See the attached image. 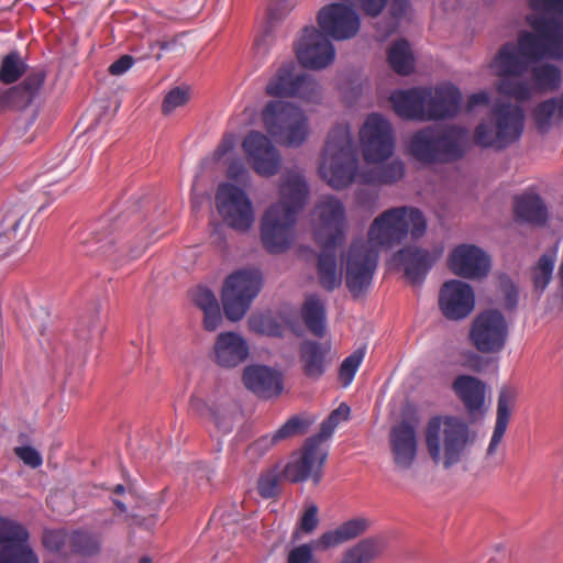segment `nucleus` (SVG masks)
Here are the masks:
<instances>
[{
  "label": "nucleus",
  "mask_w": 563,
  "mask_h": 563,
  "mask_svg": "<svg viewBox=\"0 0 563 563\" xmlns=\"http://www.w3.org/2000/svg\"><path fill=\"white\" fill-rule=\"evenodd\" d=\"M214 358L221 367H235L243 363L250 354L247 342L235 332H222L217 336Z\"/></svg>",
  "instance_id": "nucleus-29"
},
{
  "label": "nucleus",
  "mask_w": 563,
  "mask_h": 563,
  "mask_svg": "<svg viewBox=\"0 0 563 563\" xmlns=\"http://www.w3.org/2000/svg\"><path fill=\"white\" fill-rule=\"evenodd\" d=\"M143 214L132 211L120 214L106 232H93L91 242L98 244L96 253L119 260L139 258L151 243V233L146 227H140Z\"/></svg>",
  "instance_id": "nucleus-3"
},
{
  "label": "nucleus",
  "mask_w": 563,
  "mask_h": 563,
  "mask_svg": "<svg viewBox=\"0 0 563 563\" xmlns=\"http://www.w3.org/2000/svg\"><path fill=\"white\" fill-rule=\"evenodd\" d=\"M440 255L441 251L433 254L426 249L406 246L399 250L393 260L404 269L406 278L412 285H421Z\"/></svg>",
  "instance_id": "nucleus-24"
},
{
  "label": "nucleus",
  "mask_w": 563,
  "mask_h": 563,
  "mask_svg": "<svg viewBox=\"0 0 563 563\" xmlns=\"http://www.w3.org/2000/svg\"><path fill=\"white\" fill-rule=\"evenodd\" d=\"M279 443L276 438V432L265 434L255 440L251 445L250 450L260 455L265 454L273 445Z\"/></svg>",
  "instance_id": "nucleus-63"
},
{
  "label": "nucleus",
  "mask_w": 563,
  "mask_h": 563,
  "mask_svg": "<svg viewBox=\"0 0 563 563\" xmlns=\"http://www.w3.org/2000/svg\"><path fill=\"white\" fill-rule=\"evenodd\" d=\"M533 32L519 35L522 53L533 62L544 58L563 59V23L556 18L533 15L528 18Z\"/></svg>",
  "instance_id": "nucleus-8"
},
{
  "label": "nucleus",
  "mask_w": 563,
  "mask_h": 563,
  "mask_svg": "<svg viewBox=\"0 0 563 563\" xmlns=\"http://www.w3.org/2000/svg\"><path fill=\"white\" fill-rule=\"evenodd\" d=\"M335 428L336 426L334 424L332 419L328 417L325 420L322 421L320 426V431L317 434L308 438L305 442L312 441L311 446H313L317 450H323L321 448L322 442L328 440L333 434Z\"/></svg>",
  "instance_id": "nucleus-60"
},
{
  "label": "nucleus",
  "mask_w": 563,
  "mask_h": 563,
  "mask_svg": "<svg viewBox=\"0 0 563 563\" xmlns=\"http://www.w3.org/2000/svg\"><path fill=\"white\" fill-rule=\"evenodd\" d=\"M439 163L455 162L463 157L468 130L460 125L433 128Z\"/></svg>",
  "instance_id": "nucleus-28"
},
{
  "label": "nucleus",
  "mask_w": 563,
  "mask_h": 563,
  "mask_svg": "<svg viewBox=\"0 0 563 563\" xmlns=\"http://www.w3.org/2000/svg\"><path fill=\"white\" fill-rule=\"evenodd\" d=\"M536 12L554 13L563 18V0H528Z\"/></svg>",
  "instance_id": "nucleus-58"
},
{
  "label": "nucleus",
  "mask_w": 563,
  "mask_h": 563,
  "mask_svg": "<svg viewBox=\"0 0 563 563\" xmlns=\"http://www.w3.org/2000/svg\"><path fill=\"white\" fill-rule=\"evenodd\" d=\"M134 64V58L130 55H123L109 66V73L113 76L123 75Z\"/></svg>",
  "instance_id": "nucleus-64"
},
{
  "label": "nucleus",
  "mask_w": 563,
  "mask_h": 563,
  "mask_svg": "<svg viewBox=\"0 0 563 563\" xmlns=\"http://www.w3.org/2000/svg\"><path fill=\"white\" fill-rule=\"evenodd\" d=\"M319 508L316 504L311 503L305 507V510L292 532L294 539H298L300 533L310 534L319 526Z\"/></svg>",
  "instance_id": "nucleus-53"
},
{
  "label": "nucleus",
  "mask_w": 563,
  "mask_h": 563,
  "mask_svg": "<svg viewBox=\"0 0 563 563\" xmlns=\"http://www.w3.org/2000/svg\"><path fill=\"white\" fill-rule=\"evenodd\" d=\"M266 132L278 143L300 146L309 135L308 117L299 107L283 100L268 101L262 111Z\"/></svg>",
  "instance_id": "nucleus-7"
},
{
  "label": "nucleus",
  "mask_w": 563,
  "mask_h": 563,
  "mask_svg": "<svg viewBox=\"0 0 563 563\" xmlns=\"http://www.w3.org/2000/svg\"><path fill=\"white\" fill-rule=\"evenodd\" d=\"M27 540L29 532L21 523L0 516V544L2 547L27 543Z\"/></svg>",
  "instance_id": "nucleus-47"
},
{
  "label": "nucleus",
  "mask_w": 563,
  "mask_h": 563,
  "mask_svg": "<svg viewBox=\"0 0 563 563\" xmlns=\"http://www.w3.org/2000/svg\"><path fill=\"white\" fill-rule=\"evenodd\" d=\"M516 397L517 394L515 389L510 387H503L499 391L495 428L487 449V453L489 455H492L495 452L496 448L501 442L505 435L510 419L511 408L515 405Z\"/></svg>",
  "instance_id": "nucleus-37"
},
{
  "label": "nucleus",
  "mask_w": 563,
  "mask_h": 563,
  "mask_svg": "<svg viewBox=\"0 0 563 563\" xmlns=\"http://www.w3.org/2000/svg\"><path fill=\"white\" fill-rule=\"evenodd\" d=\"M191 300L203 312L205 329L207 331H214L222 321L216 295L209 288L198 286L191 291Z\"/></svg>",
  "instance_id": "nucleus-38"
},
{
  "label": "nucleus",
  "mask_w": 563,
  "mask_h": 563,
  "mask_svg": "<svg viewBox=\"0 0 563 563\" xmlns=\"http://www.w3.org/2000/svg\"><path fill=\"white\" fill-rule=\"evenodd\" d=\"M295 7V0H269L267 18L271 24L282 21Z\"/></svg>",
  "instance_id": "nucleus-57"
},
{
  "label": "nucleus",
  "mask_w": 563,
  "mask_h": 563,
  "mask_svg": "<svg viewBox=\"0 0 563 563\" xmlns=\"http://www.w3.org/2000/svg\"><path fill=\"white\" fill-rule=\"evenodd\" d=\"M534 122L540 131H547L553 119H563V95L540 102L533 111Z\"/></svg>",
  "instance_id": "nucleus-43"
},
{
  "label": "nucleus",
  "mask_w": 563,
  "mask_h": 563,
  "mask_svg": "<svg viewBox=\"0 0 563 563\" xmlns=\"http://www.w3.org/2000/svg\"><path fill=\"white\" fill-rule=\"evenodd\" d=\"M317 22L322 32L336 41L354 37L361 25L355 10L345 3L339 2L321 8L317 15Z\"/></svg>",
  "instance_id": "nucleus-18"
},
{
  "label": "nucleus",
  "mask_w": 563,
  "mask_h": 563,
  "mask_svg": "<svg viewBox=\"0 0 563 563\" xmlns=\"http://www.w3.org/2000/svg\"><path fill=\"white\" fill-rule=\"evenodd\" d=\"M46 78L42 68L32 69L16 86L9 88L12 109L22 110L31 104Z\"/></svg>",
  "instance_id": "nucleus-36"
},
{
  "label": "nucleus",
  "mask_w": 563,
  "mask_h": 563,
  "mask_svg": "<svg viewBox=\"0 0 563 563\" xmlns=\"http://www.w3.org/2000/svg\"><path fill=\"white\" fill-rule=\"evenodd\" d=\"M387 59L398 75L406 76L413 70L415 59L406 40H398L389 47Z\"/></svg>",
  "instance_id": "nucleus-42"
},
{
  "label": "nucleus",
  "mask_w": 563,
  "mask_h": 563,
  "mask_svg": "<svg viewBox=\"0 0 563 563\" xmlns=\"http://www.w3.org/2000/svg\"><path fill=\"white\" fill-rule=\"evenodd\" d=\"M554 268V256L543 254L536 267L533 282L536 288L543 290L551 280L552 272Z\"/></svg>",
  "instance_id": "nucleus-55"
},
{
  "label": "nucleus",
  "mask_w": 563,
  "mask_h": 563,
  "mask_svg": "<svg viewBox=\"0 0 563 563\" xmlns=\"http://www.w3.org/2000/svg\"><path fill=\"white\" fill-rule=\"evenodd\" d=\"M369 526L365 518H353L340 525L334 530L322 533L314 542L313 545L318 550H328L338 547L344 542L353 540L363 534Z\"/></svg>",
  "instance_id": "nucleus-34"
},
{
  "label": "nucleus",
  "mask_w": 563,
  "mask_h": 563,
  "mask_svg": "<svg viewBox=\"0 0 563 563\" xmlns=\"http://www.w3.org/2000/svg\"><path fill=\"white\" fill-rule=\"evenodd\" d=\"M355 201L358 207L373 211L378 201V192L375 189L358 188L355 191Z\"/></svg>",
  "instance_id": "nucleus-59"
},
{
  "label": "nucleus",
  "mask_w": 563,
  "mask_h": 563,
  "mask_svg": "<svg viewBox=\"0 0 563 563\" xmlns=\"http://www.w3.org/2000/svg\"><path fill=\"white\" fill-rule=\"evenodd\" d=\"M312 441L305 442L298 456H294L284 467L282 476L290 483H302L311 478L319 484L323 476V465L328 457L327 450L311 446Z\"/></svg>",
  "instance_id": "nucleus-20"
},
{
  "label": "nucleus",
  "mask_w": 563,
  "mask_h": 563,
  "mask_svg": "<svg viewBox=\"0 0 563 563\" xmlns=\"http://www.w3.org/2000/svg\"><path fill=\"white\" fill-rule=\"evenodd\" d=\"M316 242L344 243L346 217L342 201L331 195L322 196L316 205Z\"/></svg>",
  "instance_id": "nucleus-17"
},
{
  "label": "nucleus",
  "mask_w": 563,
  "mask_h": 563,
  "mask_svg": "<svg viewBox=\"0 0 563 563\" xmlns=\"http://www.w3.org/2000/svg\"><path fill=\"white\" fill-rule=\"evenodd\" d=\"M377 554L376 541L364 539L345 552L342 563H369Z\"/></svg>",
  "instance_id": "nucleus-49"
},
{
  "label": "nucleus",
  "mask_w": 563,
  "mask_h": 563,
  "mask_svg": "<svg viewBox=\"0 0 563 563\" xmlns=\"http://www.w3.org/2000/svg\"><path fill=\"white\" fill-rule=\"evenodd\" d=\"M14 453L24 464L33 468L42 465L41 454L32 446H16Z\"/></svg>",
  "instance_id": "nucleus-62"
},
{
  "label": "nucleus",
  "mask_w": 563,
  "mask_h": 563,
  "mask_svg": "<svg viewBox=\"0 0 563 563\" xmlns=\"http://www.w3.org/2000/svg\"><path fill=\"white\" fill-rule=\"evenodd\" d=\"M100 550V538L96 533L75 530L70 533L69 554L90 556Z\"/></svg>",
  "instance_id": "nucleus-44"
},
{
  "label": "nucleus",
  "mask_w": 563,
  "mask_h": 563,
  "mask_svg": "<svg viewBox=\"0 0 563 563\" xmlns=\"http://www.w3.org/2000/svg\"><path fill=\"white\" fill-rule=\"evenodd\" d=\"M287 563H318L313 560L311 544H301L294 548L289 554Z\"/></svg>",
  "instance_id": "nucleus-61"
},
{
  "label": "nucleus",
  "mask_w": 563,
  "mask_h": 563,
  "mask_svg": "<svg viewBox=\"0 0 563 563\" xmlns=\"http://www.w3.org/2000/svg\"><path fill=\"white\" fill-rule=\"evenodd\" d=\"M309 195L306 179L298 173H288L279 184V201L264 213L261 239L271 254H280L292 242L294 225Z\"/></svg>",
  "instance_id": "nucleus-1"
},
{
  "label": "nucleus",
  "mask_w": 563,
  "mask_h": 563,
  "mask_svg": "<svg viewBox=\"0 0 563 563\" xmlns=\"http://www.w3.org/2000/svg\"><path fill=\"white\" fill-rule=\"evenodd\" d=\"M451 272L464 278H482L490 268V260L479 247L472 244L456 246L448 260Z\"/></svg>",
  "instance_id": "nucleus-22"
},
{
  "label": "nucleus",
  "mask_w": 563,
  "mask_h": 563,
  "mask_svg": "<svg viewBox=\"0 0 563 563\" xmlns=\"http://www.w3.org/2000/svg\"><path fill=\"white\" fill-rule=\"evenodd\" d=\"M363 157L368 163H379L394 153V136L390 123L380 114L367 117L360 131Z\"/></svg>",
  "instance_id": "nucleus-15"
},
{
  "label": "nucleus",
  "mask_w": 563,
  "mask_h": 563,
  "mask_svg": "<svg viewBox=\"0 0 563 563\" xmlns=\"http://www.w3.org/2000/svg\"><path fill=\"white\" fill-rule=\"evenodd\" d=\"M389 443L396 466L409 470L417 457V424L409 420H401L391 428Z\"/></svg>",
  "instance_id": "nucleus-23"
},
{
  "label": "nucleus",
  "mask_w": 563,
  "mask_h": 563,
  "mask_svg": "<svg viewBox=\"0 0 563 563\" xmlns=\"http://www.w3.org/2000/svg\"><path fill=\"white\" fill-rule=\"evenodd\" d=\"M378 263V251L369 243L355 241L346 258L345 283L353 297L361 296L371 285Z\"/></svg>",
  "instance_id": "nucleus-13"
},
{
  "label": "nucleus",
  "mask_w": 563,
  "mask_h": 563,
  "mask_svg": "<svg viewBox=\"0 0 563 563\" xmlns=\"http://www.w3.org/2000/svg\"><path fill=\"white\" fill-rule=\"evenodd\" d=\"M312 423L313 419L306 413L294 415L275 431L276 438L282 442L295 437L303 435Z\"/></svg>",
  "instance_id": "nucleus-46"
},
{
  "label": "nucleus",
  "mask_w": 563,
  "mask_h": 563,
  "mask_svg": "<svg viewBox=\"0 0 563 563\" xmlns=\"http://www.w3.org/2000/svg\"><path fill=\"white\" fill-rule=\"evenodd\" d=\"M69 539L70 533L65 530L52 529L43 532L42 542L47 551L67 556L69 555Z\"/></svg>",
  "instance_id": "nucleus-50"
},
{
  "label": "nucleus",
  "mask_w": 563,
  "mask_h": 563,
  "mask_svg": "<svg viewBox=\"0 0 563 563\" xmlns=\"http://www.w3.org/2000/svg\"><path fill=\"white\" fill-rule=\"evenodd\" d=\"M530 62L532 60L522 53L519 42L504 44L493 62L496 75L500 77L498 85L509 78L522 79L529 70Z\"/></svg>",
  "instance_id": "nucleus-27"
},
{
  "label": "nucleus",
  "mask_w": 563,
  "mask_h": 563,
  "mask_svg": "<svg viewBox=\"0 0 563 563\" xmlns=\"http://www.w3.org/2000/svg\"><path fill=\"white\" fill-rule=\"evenodd\" d=\"M508 336V324L498 310L481 312L472 323L470 340L482 353H496L504 349Z\"/></svg>",
  "instance_id": "nucleus-16"
},
{
  "label": "nucleus",
  "mask_w": 563,
  "mask_h": 563,
  "mask_svg": "<svg viewBox=\"0 0 563 563\" xmlns=\"http://www.w3.org/2000/svg\"><path fill=\"white\" fill-rule=\"evenodd\" d=\"M475 307L473 288L456 279L445 282L439 292V308L450 320H461L467 317Z\"/></svg>",
  "instance_id": "nucleus-21"
},
{
  "label": "nucleus",
  "mask_w": 563,
  "mask_h": 563,
  "mask_svg": "<svg viewBox=\"0 0 563 563\" xmlns=\"http://www.w3.org/2000/svg\"><path fill=\"white\" fill-rule=\"evenodd\" d=\"M302 320L308 330L316 336L322 338L325 333V307L317 295L306 298L301 309Z\"/></svg>",
  "instance_id": "nucleus-40"
},
{
  "label": "nucleus",
  "mask_w": 563,
  "mask_h": 563,
  "mask_svg": "<svg viewBox=\"0 0 563 563\" xmlns=\"http://www.w3.org/2000/svg\"><path fill=\"white\" fill-rule=\"evenodd\" d=\"M452 388L470 415L482 412L486 385L481 379L471 375H460L453 380Z\"/></svg>",
  "instance_id": "nucleus-32"
},
{
  "label": "nucleus",
  "mask_w": 563,
  "mask_h": 563,
  "mask_svg": "<svg viewBox=\"0 0 563 563\" xmlns=\"http://www.w3.org/2000/svg\"><path fill=\"white\" fill-rule=\"evenodd\" d=\"M365 350L357 349L343 360L339 369V377L343 387H347L352 383L358 367L363 362Z\"/></svg>",
  "instance_id": "nucleus-52"
},
{
  "label": "nucleus",
  "mask_w": 563,
  "mask_h": 563,
  "mask_svg": "<svg viewBox=\"0 0 563 563\" xmlns=\"http://www.w3.org/2000/svg\"><path fill=\"white\" fill-rule=\"evenodd\" d=\"M358 158L351 131L346 124L335 125L328 135L319 174L333 189H343L357 174Z\"/></svg>",
  "instance_id": "nucleus-4"
},
{
  "label": "nucleus",
  "mask_w": 563,
  "mask_h": 563,
  "mask_svg": "<svg viewBox=\"0 0 563 563\" xmlns=\"http://www.w3.org/2000/svg\"><path fill=\"white\" fill-rule=\"evenodd\" d=\"M424 440L431 460L450 470L466 457L475 434L462 418L434 416L426 426Z\"/></svg>",
  "instance_id": "nucleus-2"
},
{
  "label": "nucleus",
  "mask_w": 563,
  "mask_h": 563,
  "mask_svg": "<svg viewBox=\"0 0 563 563\" xmlns=\"http://www.w3.org/2000/svg\"><path fill=\"white\" fill-rule=\"evenodd\" d=\"M190 99V90L187 87H175L164 97L162 112L169 115L175 109L185 106Z\"/></svg>",
  "instance_id": "nucleus-54"
},
{
  "label": "nucleus",
  "mask_w": 563,
  "mask_h": 563,
  "mask_svg": "<svg viewBox=\"0 0 563 563\" xmlns=\"http://www.w3.org/2000/svg\"><path fill=\"white\" fill-rule=\"evenodd\" d=\"M0 563H40V561L26 543H21L1 547Z\"/></svg>",
  "instance_id": "nucleus-48"
},
{
  "label": "nucleus",
  "mask_w": 563,
  "mask_h": 563,
  "mask_svg": "<svg viewBox=\"0 0 563 563\" xmlns=\"http://www.w3.org/2000/svg\"><path fill=\"white\" fill-rule=\"evenodd\" d=\"M280 476L275 471L263 473L257 481V490L261 497L265 499L274 498L278 494V484Z\"/></svg>",
  "instance_id": "nucleus-56"
},
{
  "label": "nucleus",
  "mask_w": 563,
  "mask_h": 563,
  "mask_svg": "<svg viewBox=\"0 0 563 563\" xmlns=\"http://www.w3.org/2000/svg\"><path fill=\"white\" fill-rule=\"evenodd\" d=\"M251 328L261 334L282 338L284 335V327L275 318L269 314H260L251 318Z\"/></svg>",
  "instance_id": "nucleus-51"
},
{
  "label": "nucleus",
  "mask_w": 563,
  "mask_h": 563,
  "mask_svg": "<svg viewBox=\"0 0 563 563\" xmlns=\"http://www.w3.org/2000/svg\"><path fill=\"white\" fill-rule=\"evenodd\" d=\"M262 288L258 269H240L229 275L222 289L223 310L229 320H241Z\"/></svg>",
  "instance_id": "nucleus-9"
},
{
  "label": "nucleus",
  "mask_w": 563,
  "mask_h": 563,
  "mask_svg": "<svg viewBox=\"0 0 563 563\" xmlns=\"http://www.w3.org/2000/svg\"><path fill=\"white\" fill-rule=\"evenodd\" d=\"M514 216L517 222L543 225L548 219V209L539 195L523 192L515 197Z\"/></svg>",
  "instance_id": "nucleus-35"
},
{
  "label": "nucleus",
  "mask_w": 563,
  "mask_h": 563,
  "mask_svg": "<svg viewBox=\"0 0 563 563\" xmlns=\"http://www.w3.org/2000/svg\"><path fill=\"white\" fill-rule=\"evenodd\" d=\"M214 202L218 212L230 228L244 232L252 227L254 222L252 201L242 188L231 183L220 184Z\"/></svg>",
  "instance_id": "nucleus-12"
},
{
  "label": "nucleus",
  "mask_w": 563,
  "mask_h": 563,
  "mask_svg": "<svg viewBox=\"0 0 563 563\" xmlns=\"http://www.w3.org/2000/svg\"><path fill=\"white\" fill-rule=\"evenodd\" d=\"M427 230L423 213L412 207L390 208L378 216L368 231V241L379 246H391L410 233L412 239L421 238Z\"/></svg>",
  "instance_id": "nucleus-6"
},
{
  "label": "nucleus",
  "mask_w": 563,
  "mask_h": 563,
  "mask_svg": "<svg viewBox=\"0 0 563 563\" xmlns=\"http://www.w3.org/2000/svg\"><path fill=\"white\" fill-rule=\"evenodd\" d=\"M317 244L321 247L317 263L319 283L323 289L332 291L342 283V272L338 266V253L343 243L317 242Z\"/></svg>",
  "instance_id": "nucleus-31"
},
{
  "label": "nucleus",
  "mask_w": 563,
  "mask_h": 563,
  "mask_svg": "<svg viewBox=\"0 0 563 563\" xmlns=\"http://www.w3.org/2000/svg\"><path fill=\"white\" fill-rule=\"evenodd\" d=\"M265 91L271 97L299 98L309 102L320 99V86L313 77L297 71L294 62L283 63L266 85Z\"/></svg>",
  "instance_id": "nucleus-10"
},
{
  "label": "nucleus",
  "mask_w": 563,
  "mask_h": 563,
  "mask_svg": "<svg viewBox=\"0 0 563 563\" xmlns=\"http://www.w3.org/2000/svg\"><path fill=\"white\" fill-rule=\"evenodd\" d=\"M243 150L253 170L263 177L276 175L282 167V156L272 141L258 131H251L243 141Z\"/></svg>",
  "instance_id": "nucleus-19"
},
{
  "label": "nucleus",
  "mask_w": 563,
  "mask_h": 563,
  "mask_svg": "<svg viewBox=\"0 0 563 563\" xmlns=\"http://www.w3.org/2000/svg\"><path fill=\"white\" fill-rule=\"evenodd\" d=\"M426 99L427 121L455 117L461 108L462 93L459 88L450 84H442L428 88Z\"/></svg>",
  "instance_id": "nucleus-25"
},
{
  "label": "nucleus",
  "mask_w": 563,
  "mask_h": 563,
  "mask_svg": "<svg viewBox=\"0 0 563 563\" xmlns=\"http://www.w3.org/2000/svg\"><path fill=\"white\" fill-rule=\"evenodd\" d=\"M329 351V345L313 340L301 342L299 346V361L306 377L317 380L325 373Z\"/></svg>",
  "instance_id": "nucleus-33"
},
{
  "label": "nucleus",
  "mask_w": 563,
  "mask_h": 563,
  "mask_svg": "<svg viewBox=\"0 0 563 563\" xmlns=\"http://www.w3.org/2000/svg\"><path fill=\"white\" fill-rule=\"evenodd\" d=\"M428 88H411L391 93L390 102L397 115L402 119L427 121L426 99Z\"/></svg>",
  "instance_id": "nucleus-30"
},
{
  "label": "nucleus",
  "mask_w": 563,
  "mask_h": 563,
  "mask_svg": "<svg viewBox=\"0 0 563 563\" xmlns=\"http://www.w3.org/2000/svg\"><path fill=\"white\" fill-rule=\"evenodd\" d=\"M409 152L412 157L421 163H439L433 126L424 128L411 136Z\"/></svg>",
  "instance_id": "nucleus-39"
},
{
  "label": "nucleus",
  "mask_w": 563,
  "mask_h": 563,
  "mask_svg": "<svg viewBox=\"0 0 563 563\" xmlns=\"http://www.w3.org/2000/svg\"><path fill=\"white\" fill-rule=\"evenodd\" d=\"M245 387L256 396L271 399L283 393V375L265 365H249L243 371Z\"/></svg>",
  "instance_id": "nucleus-26"
},
{
  "label": "nucleus",
  "mask_w": 563,
  "mask_h": 563,
  "mask_svg": "<svg viewBox=\"0 0 563 563\" xmlns=\"http://www.w3.org/2000/svg\"><path fill=\"white\" fill-rule=\"evenodd\" d=\"M27 69L18 51H12L2 57L0 63V82L10 85L16 82Z\"/></svg>",
  "instance_id": "nucleus-45"
},
{
  "label": "nucleus",
  "mask_w": 563,
  "mask_h": 563,
  "mask_svg": "<svg viewBox=\"0 0 563 563\" xmlns=\"http://www.w3.org/2000/svg\"><path fill=\"white\" fill-rule=\"evenodd\" d=\"M294 49L298 63L308 69H323L335 59V48L330 37L313 25L302 29Z\"/></svg>",
  "instance_id": "nucleus-14"
},
{
  "label": "nucleus",
  "mask_w": 563,
  "mask_h": 563,
  "mask_svg": "<svg viewBox=\"0 0 563 563\" xmlns=\"http://www.w3.org/2000/svg\"><path fill=\"white\" fill-rule=\"evenodd\" d=\"M523 121L525 114L519 106L498 103L492 109L489 120L475 128L473 141L483 148L504 150L520 139Z\"/></svg>",
  "instance_id": "nucleus-5"
},
{
  "label": "nucleus",
  "mask_w": 563,
  "mask_h": 563,
  "mask_svg": "<svg viewBox=\"0 0 563 563\" xmlns=\"http://www.w3.org/2000/svg\"><path fill=\"white\" fill-rule=\"evenodd\" d=\"M531 81L526 79L509 78L497 86L500 95L525 102L534 93L555 91L562 82L561 69L553 64H540L529 67Z\"/></svg>",
  "instance_id": "nucleus-11"
},
{
  "label": "nucleus",
  "mask_w": 563,
  "mask_h": 563,
  "mask_svg": "<svg viewBox=\"0 0 563 563\" xmlns=\"http://www.w3.org/2000/svg\"><path fill=\"white\" fill-rule=\"evenodd\" d=\"M405 174V166L400 161H393L388 164L373 167L360 175L364 184H394Z\"/></svg>",
  "instance_id": "nucleus-41"
}]
</instances>
